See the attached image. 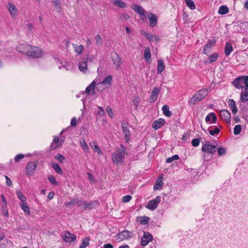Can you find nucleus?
Returning <instances> with one entry per match:
<instances>
[{
	"mask_svg": "<svg viewBox=\"0 0 248 248\" xmlns=\"http://www.w3.org/2000/svg\"><path fill=\"white\" fill-rule=\"evenodd\" d=\"M63 240L67 243H71L76 239V236L68 231H65L62 235Z\"/></svg>",
	"mask_w": 248,
	"mask_h": 248,
	"instance_id": "obj_9",
	"label": "nucleus"
},
{
	"mask_svg": "<svg viewBox=\"0 0 248 248\" xmlns=\"http://www.w3.org/2000/svg\"><path fill=\"white\" fill-rule=\"evenodd\" d=\"M77 124V119L75 117H74L72 119L71 121V125L72 126H75Z\"/></svg>",
	"mask_w": 248,
	"mask_h": 248,
	"instance_id": "obj_62",
	"label": "nucleus"
},
{
	"mask_svg": "<svg viewBox=\"0 0 248 248\" xmlns=\"http://www.w3.org/2000/svg\"><path fill=\"white\" fill-rule=\"evenodd\" d=\"M160 92V90L157 87H155L153 89L150 97V102L151 103H154L155 102Z\"/></svg>",
	"mask_w": 248,
	"mask_h": 248,
	"instance_id": "obj_18",
	"label": "nucleus"
},
{
	"mask_svg": "<svg viewBox=\"0 0 248 248\" xmlns=\"http://www.w3.org/2000/svg\"><path fill=\"white\" fill-rule=\"evenodd\" d=\"M220 115L221 119L225 122L227 123L231 122V114L228 110L226 109L221 110Z\"/></svg>",
	"mask_w": 248,
	"mask_h": 248,
	"instance_id": "obj_16",
	"label": "nucleus"
},
{
	"mask_svg": "<svg viewBox=\"0 0 248 248\" xmlns=\"http://www.w3.org/2000/svg\"><path fill=\"white\" fill-rule=\"evenodd\" d=\"M97 80L96 78L94 79L93 81L86 88V93L89 95H93L95 93V87L96 84Z\"/></svg>",
	"mask_w": 248,
	"mask_h": 248,
	"instance_id": "obj_12",
	"label": "nucleus"
},
{
	"mask_svg": "<svg viewBox=\"0 0 248 248\" xmlns=\"http://www.w3.org/2000/svg\"><path fill=\"white\" fill-rule=\"evenodd\" d=\"M164 175L161 174L159 177L157 179L155 182V184L154 186V190H158L162 187L163 186V178Z\"/></svg>",
	"mask_w": 248,
	"mask_h": 248,
	"instance_id": "obj_21",
	"label": "nucleus"
},
{
	"mask_svg": "<svg viewBox=\"0 0 248 248\" xmlns=\"http://www.w3.org/2000/svg\"><path fill=\"white\" fill-rule=\"evenodd\" d=\"M90 145L93 148V151L95 152H96L98 154V155H102V151H101V150L100 149L99 147H98V146L97 145V144L95 142L93 141L92 142H91L90 143Z\"/></svg>",
	"mask_w": 248,
	"mask_h": 248,
	"instance_id": "obj_33",
	"label": "nucleus"
},
{
	"mask_svg": "<svg viewBox=\"0 0 248 248\" xmlns=\"http://www.w3.org/2000/svg\"><path fill=\"white\" fill-rule=\"evenodd\" d=\"M132 233L127 230L120 232L117 235L116 239L119 241L127 240L132 237Z\"/></svg>",
	"mask_w": 248,
	"mask_h": 248,
	"instance_id": "obj_7",
	"label": "nucleus"
},
{
	"mask_svg": "<svg viewBox=\"0 0 248 248\" xmlns=\"http://www.w3.org/2000/svg\"><path fill=\"white\" fill-rule=\"evenodd\" d=\"M217 154L219 156H222L226 154V150L223 147H220L217 150Z\"/></svg>",
	"mask_w": 248,
	"mask_h": 248,
	"instance_id": "obj_53",
	"label": "nucleus"
},
{
	"mask_svg": "<svg viewBox=\"0 0 248 248\" xmlns=\"http://www.w3.org/2000/svg\"><path fill=\"white\" fill-rule=\"evenodd\" d=\"M139 219L140 223L142 225H146L149 221V218L146 216L140 217Z\"/></svg>",
	"mask_w": 248,
	"mask_h": 248,
	"instance_id": "obj_41",
	"label": "nucleus"
},
{
	"mask_svg": "<svg viewBox=\"0 0 248 248\" xmlns=\"http://www.w3.org/2000/svg\"><path fill=\"white\" fill-rule=\"evenodd\" d=\"M165 123V121L163 119H158L154 121L152 124V127L155 130H157L162 127Z\"/></svg>",
	"mask_w": 248,
	"mask_h": 248,
	"instance_id": "obj_20",
	"label": "nucleus"
},
{
	"mask_svg": "<svg viewBox=\"0 0 248 248\" xmlns=\"http://www.w3.org/2000/svg\"><path fill=\"white\" fill-rule=\"evenodd\" d=\"M144 56L145 60L147 61H148L151 59V53L149 47H146L145 49Z\"/></svg>",
	"mask_w": 248,
	"mask_h": 248,
	"instance_id": "obj_37",
	"label": "nucleus"
},
{
	"mask_svg": "<svg viewBox=\"0 0 248 248\" xmlns=\"http://www.w3.org/2000/svg\"><path fill=\"white\" fill-rule=\"evenodd\" d=\"M95 204L96 202H87L86 201L80 200L78 206H81L83 210H86L87 209H91L93 208L95 206Z\"/></svg>",
	"mask_w": 248,
	"mask_h": 248,
	"instance_id": "obj_10",
	"label": "nucleus"
},
{
	"mask_svg": "<svg viewBox=\"0 0 248 248\" xmlns=\"http://www.w3.org/2000/svg\"><path fill=\"white\" fill-rule=\"evenodd\" d=\"M80 146H81L82 149L85 153L89 152V149L88 146L87 144V143H86L84 140H81L80 141Z\"/></svg>",
	"mask_w": 248,
	"mask_h": 248,
	"instance_id": "obj_40",
	"label": "nucleus"
},
{
	"mask_svg": "<svg viewBox=\"0 0 248 248\" xmlns=\"http://www.w3.org/2000/svg\"><path fill=\"white\" fill-rule=\"evenodd\" d=\"M232 50L233 48L232 45L230 44V42H227L226 43L224 49L225 55L227 56L230 55L231 52L232 51Z\"/></svg>",
	"mask_w": 248,
	"mask_h": 248,
	"instance_id": "obj_31",
	"label": "nucleus"
},
{
	"mask_svg": "<svg viewBox=\"0 0 248 248\" xmlns=\"http://www.w3.org/2000/svg\"><path fill=\"white\" fill-rule=\"evenodd\" d=\"M228 104L233 114H235L237 112V108L235 105V102L233 99H229Z\"/></svg>",
	"mask_w": 248,
	"mask_h": 248,
	"instance_id": "obj_28",
	"label": "nucleus"
},
{
	"mask_svg": "<svg viewBox=\"0 0 248 248\" xmlns=\"http://www.w3.org/2000/svg\"><path fill=\"white\" fill-rule=\"evenodd\" d=\"M161 202V197L159 196L156 197L155 199L150 200L145 207L151 211L155 210L157 207L158 203Z\"/></svg>",
	"mask_w": 248,
	"mask_h": 248,
	"instance_id": "obj_4",
	"label": "nucleus"
},
{
	"mask_svg": "<svg viewBox=\"0 0 248 248\" xmlns=\"http://www.w3.org/2000/svg\"><path fill=\"white\" fill-rule=\"evenodd\" d=\"M24 156L23 154H18L15 157V161L16 162L19 161L21 159L24 158Z\"/></svg>",
	"mask_w": 248,
	"mask_h": 248,
	"instance_id": "obj_59",
	"label": "nucleus"
},
{
	"mask_svg": "<svg viewBox=\"0 0 248 248\" xmlns=\"http://www.w3.org/2000/svg\"><path fill=\"white\" fill-rule=\"evenodd\" d=\"M131 8L137 13L140 15V16H144V10L143 8L139 5H133L131 6Z\"/></svg>",
	"mask_w": 248,
	"mask_h": 248,
	"instance_id": "obj_25",
	"label": "nucleus"
},
{
	"mask_svg": "<svg viewBox=\"0 0 248 248\" xmlns=\"http://www.w3.org/2000/svg\"><path fill=\"white\" fill-rule=\"evenodd\" d=\"M74 51L78 54L80 55L82 53L84 46L82 45L72 44Z\"/></svg>",
	"mask_w": 248,
	"mask_h": 248,
	"instance_id": "obj_32",
	"label": "nucleus"
},
{
	"mask_svg": "<svg viewBox=\"0 0 248 248\" xmlns=\"http://www.w3.org/2000/svg\"><path fill=\"white\" fill-rule=\"evenodd\" d=\"M8 8L11 15L16 14V8L12 3H9L8 4Z\"/></svg>",
	"mask_w": 248,
	"mask_h": 248,
	"instance_id": "obj_38",
	"label": "nucleus"
},
{
	"mask_svg": "<svg viewBox=\"0 0 248 248\" xmlns=\"http://www.w3.org/2000/svg\"><path fill=\"white\" fill-rule=\"evenodd\" d=\"M240 101L245 103L248 101V87H245L240 93Z\"/></svg>",
	"mask_w": 248,
	"mask_h": 248,
	"instance_id": "obj_15",
	"label": "nucleus"
},
{
	"mask_svg": "<svg viewBox=\"0 0 248 248\" xmlns=\"http://www.w3.org/2000/svg\"><path fill=\"white\" fill-rule=\"evenodd\" d=\"M219 132V129L217 127L214 128V130H210L209 131L210 134L212 136L214 135L215 134H218Z\"/></svg>",
	"mask_w": 248,
	"mask_h": 248,
	"instance_id": "obj_52",
	"label": "nucleus"
},
{
	"mask_svg": "<svg viewBox=\"0 0 248 248\" xmlns=\"http://www.w3.org/2000/svg\"><path fill=\"white\" fill-rule=\"evenodd\" d=\"M5 178L6 179V183L7 185L8 186H11L12 185V183L11 179L7 176H5Z\"/></svg>",
	"mask_w": 248,
	"mask_h": 248,
	"instance_id": "obj_61",
	"label": "nucleus"
},
{
	"mask_svg": "<svg viewBox=\"0 0 248 248\" xmlns=\"http://www.w3.org/2000/svg\"><path fill=\"white\" fill-rule=\"evenodd\" d=\"M24 202L20 203V205L22 208V209L23 210V211L28 214H30V211L29 207L25 204L24 203Z\"/></svg>",
	"mask_w": 248,
	"mask_h": 248,
	"instance_id": "obj_45",
	"label": "nucleus"
},
{
	"mask_svg": "<svg viewBox=\"0 0 248 248\" xmlns=\"http://www.w3.org/2000/svg\"><path fill=\"white\" fill-rule=\"evenodd\" d=\"M164 115L167 117H170L171 115V113L169 110V107L168 105H164L162 108Z\"/></svg>",
	"mask_w": 248,
	"mask_h": 248,
	"instance_id": "obj_36",
	"label": "nucleus"
},
{
	"mask_svg": "<svg viewBox=\"0 0 248 248\" xmlns=\"http://www.w3.org/2000/svg\"><path fill=\"white\" fill-rule=\"evenodd\" d=\"M16 193L17 196L18 197V198L20 199V200L22 202H26V198H25V197L23 195V194L22 193V192L20 190H16Z\"/></svg>",
	"mask_w": 248,
	"mask_h": 248,
	"instance_id": "obj_42",
	"label": "nucleus"
},
{
	"mask_svg": "<svg viewBox=\"0 0 248 248\" xmlns=\"http://www.w3.org/2000/svg\"><path fill=\"white\" fill-rule=\"evenodd\" d=\"M179 159V156L177 155H175L171 157H169L167 159L166 162L170 163L173 161L178 160Z\"/></svg>",
	"mask_w": 248,
	"mask_h": 248,
	"instance_id": "obj_49",
	"label": "nucleus"
},
{
	"mask_svg": "<svg viewBox=\"0 0 248 248\" xmlns=\"http://www.w3.org/2000/svg\"><path fill=\"white\" fill-rule=\"evenodd\" d=\"M229 9L227 6L225 5L221 6L218 11V13L220 15H225L228 13Z\"/></svg>",
	"mask_w": 248,
	"mask_h": 248,
	"instance_id": "obj_34",
	"label": "nucleus"
},
{
	"mask_svg": "<svg viewBox=\"0 0 248 248\" xmlns=\"http://www.w3.org/2000/svg\"><path fill=\"white\" fill-rule=\"evenodd\" d=\"M29 47H31V46L27 44H20L16 47V50L20 53H26L27 54L30 49Z\"/></svg>",
	"mask_w": 248,
	"mask_h": 248,
	"instance_id": "obj_17",
	"label": "nucleus"
},
{
	"mask_svg": "<svg viewBox=\"0 0 248 248\" xmlns=\"http://www.w3.org/2000/svg\"><path fill=\"white\" fill-rule=\"evenodd\" d=\"M140 97L138 96L135 97L133 100V103L135 108H137L139 106L140 103Z\"/></svg>",
	"mask_w": 248,
	"mask_h": 248,
	"instance_id": "obj_57",
	"label": "nucleus"
},
{
	"mask_svg": "<svg viewBox=\"0 0 248 248\" xmlns=\"http://www.w3.org/2000/svg\"><path fill=\"white\" fill-rule=\"evenodd\" d=\"M202 150L203 152L213 155L216 152V146L212 145L208 142L202 145Z\"/></svg>",
	"mask_w": 248,
	"mask_h": 248,
	"instance_id": "obj_6",
	"label": "nucleus"
},
{
	"mask_svg": "<svg viewBox=\"0 0 248 248\" xmlns=\"http://www.w3.org/2000/svg\"><path fill=\"white\" fill-rule=\"evenodd\" d=\"M165 68V66L164 64V62L162 60H159L158 61V65H157V73H161Z\"/></svg>",
	"mask_w": 248,
	"mask_h": 248,
	"instance_id": "obj_35",
	"label": "nucleus"
},
{
	"mask_svg": "<svg viewBox=\"0 0 248 248\" xmlns=\"http://www.w3.org/2000/svg\"><path fill=\"white\" fill-rule=\"evenodd\" d=\"M63 141L59 140V138L57 136L54 137L53 140L51 143L50 148L51 150L55 149L60 146L62 144Z\"/></svg>",
	"mask_w": 248,
	"mask_h": 248,
	"instance_id": "obj_14",
	"label": "nucleus"
},
{
	"mask_svg": "<svg viewBox=\"0 0 248 248\" xmlns=\"http://www.w3.org/2000/svg\"><path fill=\"white\" fill-rule=\"evenodd\" d=\"M234 86L237 89L245 88L246 86L243 76L235 78L232 82Z\"/></svg>",
	"mask_w": 248,
	"mask_h": 248,
	"instance_id": "obj_8",
	"label": "nucleus"
},
{
	"mask_svg": "<svg viewBox=\"0 0 248 248\" xmlns=\"http://www.w3.org/2000/svg\"><path fill=\"white\" fill-rule=\"evenodd\" d=\"M212 120V123L215 124L217 122V118L215 113L211 112L207 115L205 117V121L207 123L209 122L211 120Z\"/></svg>",
	"mask_w": 248,
	"mask_h": 248,
	"instance_id": "obj_27",
	"label": "nucleus"
},
{
	"mask_svg": "<svg viewBox=\"0 0 248 248\" xmlns=\"http://www.w3.org/2000/svg\"><path fill=\"white\" fill-rule=\"evenodd\" d=\"M242 127L240 124H237L235 126L233 129V133L235 135L239 134L241 131Z\"/></svg>",
	"mask_w": 248,
	"mask_h": 248,
	"instance_id": "obj_47",
	"label": "nucleus"
},
{
	"mask_svg": "<svg viewBox=\"0 0 248 248\" xmlns=\"http://www.w3.org/2000/svg\"><path fill=\"white\" fill-rule=\"evenodd\" d=\"M141 34L147 38V39H148L150 42H158L159 40V37L158 36L152 33H148L145 31H142L141 32Z\"/></svg>",
	"mask_w": 248,
	"mask_h": 248,
	"instance_id": "obj_13",
	"label": "nucleus"
},
{
	"mask_svg": "<svg viewBox=\"0 0 248 248\" xmlns=\"http://www.w3.org/2000/svg\"><path fill=\"white\" fill-rule=\"evenodd\" d=\"M47 178H48V179L50 183L52 185L56 186V185H57L58 184V182H57V181L56 180V179L52 175H49L47 176Z\"/></svg>",
	"mask_w": 248,
	"mask_h": 248,
	"instance_id": "obj_48",
	"label": "nucleus"
},
{
	"mask_svg": "<svg viewBox=\"0 0 248 248\" xmlns=\"http://www.w3.org/2000/svg\"><path fill=\"white\" fill-rule=\"evenodd\" d=\"M186 5L191 10H194L196 6L192 0H184Z\"/></svg>",
	"mask_w": 248,
	"mask_h": 248,
	"instance_id": "obj_39",
	"label": "nucleus"
},
{
	"mask_svg": "<svg viewBox=\"0 0 248 248\" xmlns=\"http://www.w3.org/2000/svg\"><path fill=\"white\" fill-rule=\"evenodd\" d=\"M201 140L199 139H194L192 140L191 143L194 147L198 146Z\"/></svg>",
	"mask_w": 248,
	"mask_h": 248,
	"instance_id": "obj_56",
	"label": "nucleus"
},
{
	"mask_svg": "<svg viewBox=\"0 0 248 248\" xmlns=\"http://www.w3.org/2000/svg\"><path fill=\"white\" fill-rule=\"evenodd\" d=\"M103 247L104 248H113V246L110 243L104 245Z\"/></svg>",
	"mask_w": 248,
	"mask_h": 248,
	"instance_id": "obj_64",
	"label": "nucleus"
},
{
	"mask_svg": "<svg viewBox=\"0 0 248 248\" xmlns=\"http://www.w3.org/2000/svg\"><path fill=\"white\" fill-rule=\"evenodd\" d=\"M246 87H248V76H243Z\"/></svg>",
	"mask_w": 248,
	"mask_h": 248,
	"instance_id": "obj_63",
	"label": "nucleus"
},
{
	"mask_svg": "<svg viewBox=\"0 0 248 248\" xmlns=\"http://www.w3.org/2000/svg\"><path fill=\"white\" fill-rule=\"evenodd\" d=\"M216 42V41L214 39L209 40L203 48V53L206 54H207L210 51L212 46L215 45Z\"/></svg>",
	"mask_w": 248,
	"mask_h": 248,
	"instance_id": "obj_22",
	"label": "nucleus"
},
{
	"mask_svg": "<svg viewBox=\"0 0 248 248\" xmlns=\"http://www.w3.org/2000/svg\"><path fill=\"white\" fill-rule=\"evenodd\" d=\"M126 154V148L123 144H121L119 147L116 148L115 151L111 155L112 162L117 165L122 164L125 158Z\"/></svg>",
	"mask_w": 248,
	"mask_h": 248,
	"instance_id": "obj_1",
	"label": "nucleus"
},
{
	"mask_svg": "<svg viewBox=\"0 0 248 248\" xmlns=\"http://www.w3.org/2000/svg\"><path fill=\"white\" fill-rule=\"evenodd\" d=\"M218 57V55L217 53H214L213 54H212L211 56H210L208 57L209 61H208L206 60L204 62V63L205 64H207L209 63L214 62L217 61Z\"/></svg>",
	"mask_w": 248,
	"mask_h": 248,
	"instance_id": "obj_30",
	"label": "nucleus"
},
{
	"mask_svg": "<svg viewBox=\"0 0 248 248\" xmlns=\"http://www.w3.org/2000/svg\"><path fill=\"white\" fill-rule=\"evenodd\" d=\"M52 167L55 170V171L59 174H62V171L61 169L60 166L56 163L52 164Z\"/></svg>",
	"mask_w": 248,
	"mask_h": 248,
	"instance_id": "obj_43",
	"label": "nucleus"
},
{
	"mask_svg": "<svg viewBox=\"0 0 248 248\" xmlns=\"http://www.w3.org/2000/svg\"><path fill=\"white\" fill-rule=\"evenodd\" d=\"M55 158L59 160L61 163L63 162L65 160L64 157L61 154H58L55 156Z\"/></svg>",
	"mask_w": 248,
	"mask_h": 248,
	"instance_id": "obj_55",
	"label": "nucleus"
},
{
	"mask_svg": "<svg viewBox=\"0 0 248 248\" xmlns=\"http://www.w3.org/2000/svg\"><path fill=\"white\" fill-rule=\"evenodd\" d=\"M106 111L108 113V115L111 118H113V113L112 110V109L110 106H107L106 108Z\"/></svg>",
	"mask_w": 248,
	"mask_h": 248,
	"instance_id": "obj_51",
	"label": "nucleus"
},
{
	"mask_svg": "<svg viewBox=\"0 0 248 248\" xmlns=\"http://www.w3.org/2000/svg\"><path fill=\"white\" fill-rule=\"evenodd\" d=\"M122 126L123 131L124 133V136L125 138V140H127L129 139V136L130 135V132L129 130V128L128 126V124L126 123H123L122 124Z\"/></svg>",
	"mask_w": 248,
	"mask_h": 248,
	"instance_id": "obj_26",
	"label": "nucleus"
},
{
	"mask_svg": "<svg viewBox=\"0 0 248 248\" xmlns=\"http://www.w3.org/2000/svg\"><path fill=\"white\" fill-rule=\"evenodd\" d=\"M90 239L86 237L82 241L79 248H85L89 244Z\"/></svg>",
	"mask_w": 248,
	"mask_h": 248,
	"instance_id": "obj_46",
	"label": "nucleus"
},
{
	"mask_svg": "<svg viewBox=\"0 0 248 248\" xmlns=\"http://www.w3.org/2000/svg\"><path fill=\"white\" fill-rule=\"evenodd\" d=\"M80 200L78 199H73L70 202L66 203V205L67 206H70L71 204L75 205V204H77L78 206V204Z\"/></svg>",
	"mask_w": 248,
	"mask_h": 248,
	"instance_id": "obj_50",
	"label": "nucleus"
},
{
	"mask_svg": "<svg viewBox=\"0 0 248 248\" xmlns=\"http://www.w3.org/2000/svg\"><path fill=\"white\" fill-rule=\"evenodd\" d=\"M132 199V197L130 195H126L123 197L122 202L124 203L129 202Z\"/></svg>",
	"mask_w": 248,
	"mask_h": 248,
	"instance_id": "obj_58",
	"label": "nucleus"
},
{
	"mask_svg": "<svg viewBox=\"0 0 248 248\" xmlns=\"http://www.w3.org/2000/svg\"><path fill=\"white\" fill-rule=\"evenodd\" d=\"M98 108H99V110L98 111V114L101 116H104L105 115V112L101 107H98Z\"/></svg>",
	"mask_w": 248,
	"mask_h": 248,
	"instance_id": "obj_60",
	"label": "nucleus"
},
{
	"mask_svg": "<svg viewBox=\"0 0 248 248\" xmlns=\"http://www.w3.org/2000/svg\"><path fill=\"white\" fill-rule=\"evenodd\" d=\"M27 55L33 58H39L43 54L42 50L36 46H31Z\"/></svg>",
	"mask_w": 248,
	"mask_h": 248,
	"instance_id": "obj_3",
	"label": "nucleus"
},
{
	"mask_svg": "<svg viewBox=\"0 0 248 248\" xmlns=\"http://www.w3.org/2000/svg\"><path fill=\"white\" fill-rule=\"evenodd\" d=\"M37 162H30L27 165L26 168V171L27 175H32L37 166Z\"/></svg>",
	"mask_w": 248,
	"mask_h": 248,
	"instance_id": "obj_11",
	"label": "nucleus"
},
{
	"mask_svg": "<svg viewBox=\"0 0 248 248\" xmlns=\"http://www.w3.org/2000/svg\"><path fill=\"white\" fill-rule=\"evenodd\" d=\"M156 16H150L149 21L150 26L154 27L155 26L157 22Z\"/></svg>",
	"mask_w": 248,
	"mask_h": 248,
	"instance_id": "obj_44",
	"label": "nucleus"
},
{
	"mask_svg": "<svg viewBox=\"0 0 248 248\" xmlns=\"http://www.w3.org/2000/svg\"><path fill=\"white\" fill-rule=\"evenodd\" d=\"M95 40H96V44L99 45V46H100L102 45V38L101 37V36L100 35H97L96 36H95Z\"/></svg>",
	"mask_w": 248,
	"mask_h": 248,
	"instance_id": "obj_54",
	"label": "nucleus"
},
{
	"mask_svg": "<svg viewBox=\"0 0 248 248\" xmlns=\"http://www.w3.org/2000/svg\"><path fill=\"white\" fill-rule=\"evenodd\" d=\"M112 81V77L109 75L107 76L102 81L98 82V85L99 86H102L103 85L110 86L111 84Z\"/></svg>",
	"mask_w": 248,
	"mask_h": 248,
	"instance_id": "obj_23",
	"label": "nucleus"
},
{
	"mask_svg": "<svg viewBox=\"0 0 248 248\" xmlns=\"http://www.w3.org/2000/svg\"><path fill=\"white\" fill-rule=\"evenodd\" d=\"M111 1L114 6L120 8H125L127 6L126 3L122 0H111Z\"/></svg>",
	"mask_w": 248,
	"mask_h": 248,
	"instance_id": "obj_24",
	"label": "nucleus"
},
{
	"mask_svg": "<svg viewBox=\"0 0 248 248\" xmlns=\"http://www.w3.org/2000/svg\"><path fill=\"white\" fill-rule=\"evenodd\" d=\"M208 93L207 89H203L200 90L198 93L193 95L191 97L190 103L195 104L196 102H199L204 98Z\"/></svg>",
	"mask_w": 248,
	"mask_h": 248,
	"instance_id": "obj_2",
	"label": "nucleus"
},
{
	"mask_svg": "<svg viewBox=\"0 0 248 248\" xmlns=\"http://www.w3.org/2000/svg\"><path fill=\"white\" fill-rule=\"evenodd\" d=\"M78 68L80 71L86 73L88 72L87 64L86 62H80L78 63Z\"/></svg>",
	"mask_w": 248,
	"mask_h": 248,
	"instance_id": "obj_29",
	"label": "nucleus"
},
{
	"mask_svg": "<svg viewBox=\"0 0 248 248\" xmlns=\"http://www.w3.org/2000/svg\"><path fill=\"white\" fill-rule=\"evenodd\" d=\"M112 61L113 62V63L116 66V68L118 69L120 67L121 65V59L119 56V55L116 54H113L111 56Z\"/></svg>",
	"mask_w": 248,
	"mask_h": 248,
	"instance_id": "obj_19",
	"label": "nucleus"
},
{
	"mask_svg": "<svg viewBox=\"0 0 248 248\" xmlns=\"http://www.w3.org/2000/svg\"><path fill=\"white\" fill-rule=\"evenodd\" d=\"M153 239L152 235L148 232H145L143 233V236L141 238L140 244L142 246H146Z\"/></svg>",
	"mask_w": 248,
	"mask_h": 248,
	"instance_id": "obj_5",
	"label": "nucleus"
}]
</instances>
